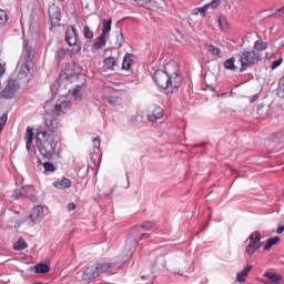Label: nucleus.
I'll return each instance as SVG.
<instances>
[{
	"label": "nucleus",
	"instance_id": "nucleus-42",
	"mask_svg": "<svg viewBox=\"0 0 284 284\" xmlns=\"http://www.w3.org/2000/svg\"><path fill=\"white\" fill-rule=\"evenodd\" d=\"M281 63H283V58H280L278 60L273 61L271 64V70H276V68H278Z\"/></svg>",
	"mask_w": 284,
	"mask_h": 284
},
{
	"label": "nucleus",
	"instance_id": "nucleus-23",
	"mask_svg": "<svg viewBox=\"0 0 284 284\" xmlns=\"http://www.w3.org/2000/svg\"><path fill=\"white\" fill-rule=\"evenodd\" d=\"M277 243H281L280 236L270 237L268 240H266V244L264 245V251L270 252V250H272L274 245H277Z\"/></svg>",
	"mask_w": 284,
	"mask_h": 284
},
{
	"label": "nucleus",
	"instance_id": "nucleus-6",
	"mask_svg": "<svg viewBox=\"0 0 284 284\" xmlns=\"http://www.w3.org/2000/svg\"><path fill=\"white\" fill-rule=\"evenodd\" d=\"M64 41L70 45V48H74L73 51L75 53L81 52L82 42L81 39H79V31L74 26L67 27Z\"/></svg>",
	"mask_w": 284,
	"mask_h": 284
},
{
	"label": "nucleus",
	"instance_id": "nucleus-7",
	"mask_svg": "<svg viewBox=\"0 0 284 284\" xmlns=\"http://www.w3.org/2000/svg\"><path fill=\"white\" fill-rule=\"evenodd\" d=\"M260 247H263V242H261V232L254 231L248 237V244L245 247V252L248 256H254Z\"/></svg>",
	"mask_w": 284,
	"mask_h": 284
},
{
	"label": "nucleus",
	"instance_id": "nucleus-39",
	"mask_svg": "<svg viewBox=\"0 0 284 284\" xmlns=\"http://www.w3.org/2000/svg\"><path fill=\"white\" fill-rule=\"evenodd\" d=\"M54 112L57 116H61V114H65V111L63 110V106L61 103L54 105Z\"/></svg>",
	"mask_w": 284,
	"mask_h": 284
},
{
	"label": "nucleus",
	"instance_id": "nucleus-44",
	"mask_svg": "<svg viewBox=\"0 0 284 284\" xmlns=\"http://www.w3.org/2000/svg\"><path fill=\"white\" fill-rule=\"evenodd\" d=\"M81 93V85H77L73 90H72V94L75 99H79V94Z\"/></svg>",
	"mask_w": 284,
	"mask_h": 284
},
{
	"label": "nucleus",
	"instance_id": "nucleus-41",
	"mask_svg": "<svg viewBox=\"0 0 284 284\" xmlns=\"http://www.w3.org/2000/svg\"><path fill=\"white\" fill-rule=\"evenodd\" d=\"M138 6H141V8H148L150 6V0H134Z\"/></svg>",
	"mask_w": 284,
	"mask_h": 284
},
{
	"label": "nucleus",
	"instance_id": "nucleus-50",
	"mask_svg": "<svg viewBox=\"0 0 284 284\" xmlns=\"http://www.w3.org/2000/svg\"><path fill=\"white\" fill-rule=\"evenodd\" d=\"M284 232V225H280L276 230V234H283Z\"/></svg>",
	"mask_w": 284,
	"mask_h": 284
},
{
	"label": "nucleus",
	"instance_id": "nucleus-34",
	"mask_svg": "<svg viewBox=\"0 0 284 284\" xmlns=\"http://www.w3.org/2000/svg\"><path fill=\"white\" fill-rule=\"evenodd\" d=\"M207 51L211 52L213 54V57H220V54H221V49H219L214 44H209Z\"/></svg>",
	"mask_w": 284,
	"mask_h": 284
},
{
	"label": "nucleus",
	"instance_id": "nucleus-15",
	"mask_svg": "<svg viewBox=\"0 0 284 284\" xmlns=\"http://www.w3.org/2000/svg\"><path fill=\"white\" fill-rule=\"evenodd\" d=\"M221 6V0H212L209 4H205L202 8H196L193 10V14H201V17H205V14L207 13V8H212L213 10H216V8H219Z\"/></svg>",
	"mask_w": 284,
	"mask_h": 284
},
{
	"label": "nucleus",
	"instance_id": "nucleus-14",
	"mask_svg": "<svg viewBox=\"0 0 284 284\" xmlns=\"http://www.w3.org/2000/svg\"><path fill=\"white\" fill-rule=\"evenodd\" d=\"M108 39L110 37L103 36L102 33L95 39L94 43L91 47V52H99V50H103L105 45H108Z\"/></svg>",
	"mask_w": 284,
	"mask_h": 284
},
{
	"label": "nucleus",
	"instance_id": "nucleus-5",
	"mask_svg": "<svg viewBox=\"0 0 284 284\" xmlns=\"http://www.w3.org/2000/svg\"><path fill=\"white\" fill-rule=\"evenodd\" d=\"M163 72L171 79L172 90H179L183 85V77L179 74V64L174 61L169 62L164 65Z\"/></svg>",
	"mask_w": 284,
	"mask_h": 284
},
{
	"label": "nucleus",
	"instance_id": "nucleus-56",
	"mask_svg": "<svg viewBox=\"0 0 284 284\" xmlns=\"http://www.w3.org/2000/svg\"><path fill=\"white\" fill-rule=\"evenodd\" d=\"M33 284H43L42 282H34Z\"/></svg>",
	"mask_w": 284,
	"mask_h": 284
},
{
	"label": "nucleus",
	"instance_id": "nucleus-4",
	"mask_svg": "<svg viewBox=\"0 0 284 284\" xmlns=\"http://www.w3.org/2000/svg\"><path fill=\"white\" fill-rule=\"evenodd\" d=\"M235 57L241 63L240 72H245L247 68H254V65H258L260 61H262L261 53L254 50L244 49L242 52L236 53Z\"/></svg>",
	"mask_w": 284,
	"mask_h": 284
},
{
	"label": "nucleus",
	"instance_id": "nucleus-1",
	"mask_svg": "<svg viewBox=\"0 0 284 284\" xmlns=\"http://www.w3.org/2000/svg\"><path fill=\"white\" fill-rule=\"evenodd\" d=\"M23 64L18 72L17 80L10 79L6 88L0 92V99H14L17 90L21 85H28L32 81V70L34 68V45L29 39H24L22 43Z\"/></svg>",
	"mask_w": 284,
	"mask_h": 284
},
{
	"label": "nucleus",
	"instance_id": "nucleus-3",
	"mask_svg": "<svg viewBox=\"0 0 284 284\" xmlns=\"http://www.w3.org/2000/svg\"><path fill=\"white\" fill-rule=\"evenodd\" d=\"M143 239H150V234L144 233L138 225H133L129 229L126 233L125 240V250L129 252H134L139 246V243L143 241Z\"/></svg>",
	"mask_w": 284,
	"mask_h": 284
},
{
	"label": "nucleus",
	"instance_id": "nucleus-57",
	"mask_svg": "<svg viewBox=\"0 0 284 284\" xmlns=\"http://www.w3.org/2000/svg\"><path fill=\"white\" fill-rule=\"evenodd\" d=\"M209 219H212V213H210V216H209Z\"/></svg>",
	"mask_w": 284,
	"mask_h": 284
},
{
	"label": "nucleus",
	"instance_id": "nucleus-9",
	"mask_svg": "<svg viewBox=\"0 0 284 284\" xmlns=\"http://www.w3.org/2000/svg\"><path fill=\"white\" fill-rule=\"evenodd\" d=\"M42 219H43V206L38 205L31 210V213L29 214V216L18 220L16 224L23 225V223H27V221H29V223H32V225H37V223H39Z\"/></svg>",
	"mask_w": 284,
	"mask_h": 284
},
{
	"label": "nucleus",
	"instance_id": "nucleus-18",
	"mask_svg": "<svg viewBox=\"0 0 284 284\" xmlns=\"http://www.w3.org/2000/svg\"><path fill=\"white\" fill-rule=\"evenodd\" d=\"M138 227H140L141 232H152V230H154V227L156 226V222L154 221H144L141 224L136 225Z\"/></svg>",
	"mask_w": 284,
	"mask_h": 284
},
{
	"label": "nucleus",
	"instance_id": "nucleus-8",
	"mask_svg": "<svg viewBox=\"0 0 284 284\" xmlns=\"http://www.w3.org/2000/svg\"><path fill=\"white\" fill-rule=\"evenodd\" d=\"M152 79L161 90H168V88L172 89V83H174V81L165 74L163 70H156L153 73Z\"/></svg>",
	"mask_w": 284,
	"mask_h": 284
},
{
	"label": "nucleus",
	"instance_id": "nucleus-24",
	"mask_svg": "<svg viewBox=\"0 0 284 284\" xmlns=\"http://www.w3.org/2000/svg\"><path fill=\"white\" fill-rule=\"evenodd\" d=\"M235 63H236V58L232 57L226 61H224L223 67L225 68V70H232L233 72H236L239 68L236 67Z\"/></svg>",
	"mask_w": 284,
	"mask_h": 284
},
{
	"label": "nucleus",
	"instance_id": "nucleus-20",
	"mask_svg": "<svg viewBox=\"0 0 284 284\" xmlns=\"http://www.w3.org/2000/svg\"><path fill=\"white\" fill-rule=\"evenodd\" d=\"M134 54L125 53L123 61H122V70H130L132 68V62L134 61Z\"/></svg>",
	"mask_w": 284,
	"mask_h": 284
},
{
	"label": "nucleus",
	"instance_id": "nucleus-11",
	"mask_svg": "<svg viewBox=\"0 0 284 284\" xmlns=\"http://www.w3.org/2000/svg\"><path fill=\"white\" fill-rule=\"evenodd\" d=\"M44 124L47 125L48 130H49V134H51V136L54 138V134H57V132H59V119L54 115H48L44 119Z\"/></svg>",
	"mask_w": 284,
	"mask_h": 284
},
{
	"label": "nucleus",
	"instance_id": "nucleus-29",
	"mask_svg": "<svg viewBox=\"0 0 284 284\" xmlns=\"http://www.w3.org/2000/svg\"><path fill=\"white\" fill-rule=\"evenodd\" d=\"M116 59L114 57H109L103 60V63L108 70H114V67L116 65Z\"/></svg>",
	"mask_w": 284,
	"mask_h": 284
},
{
	"label": "nucleus",
	"instance_id": "nucleus-36",
	"mask_svg": "<svg viewBox=\"0 0 284 284\" xmlns=\"http://www.w3.org/2000/svg\"><path fill=\"white\" fill-rule=\"evenodd\" d=\"M8 123V113H3L0 116V134L3 132V128H6V124Z\"/></svg>",
	"mask_w": 284,
	"mask_h": 284
},
{
	"label": "nucleus",
	"instance_id": "nucleus-32",
	"mask_svg": "<svg viewBox=\"0 0 284 284\" xmlns=\"http://www.w3.org/2000/svg\"><path fill=\"white\" fill-rule=\"evenodd\" d=\"M14 194L17 199H26L28 196V186H22L21 189H16Z\"/></svg>",
	"mask_w": 284,
	"mask_h": 284
},
{
	"label": "nucleus",
	"instance_id": "nucleus-45",
	"mask_svg": "<svg viewBox=\"0 0 284 284\" xmlns=\"http://www.w3.org/2000/svg\"><path fill=\"white\" fill-rule=\"evenodd\" d=\"M92 47V40H87L83 45V52H89Z\"/></svg>",
	"mask_w": 284,
	"mask_h": 284
},
{
	"label": "nucleus",
	"instance_id": "nucleus-25",
	"mask_svg": "<svg viewBox=\"0 0 284 284\" xmlns=\"http://www.w3.org/2000/svg\"><path fill=\"white\" fill-rule=\"evenodd\" d=\"M267 49V42H263V40H256L254 42V52H257L260 54V52H265V50Z\"/></svg>",
	"mask_w": 284,
	"mask_h": 284
},
{
	"label": "nucleus",
	"instance_id": "nucleus-12",
	"mask_svg": "<svg viewBox=\"0 0 284 284\" xmlns=\"http://www.w3.org/2000/svg\"><path fill=\"white\" fill-rule=\"evenodd\" d=\"M97 266L99 274H105V272H116L121 267V264L119 262L98 263Z\"/></svg>",
	"mask_w": 284,
	"mask_h": 284
},
{
	"label": "nucleus",
	"instance_id": "nucleus-30",
	"mask_svg": "<svg viewBox=\"0 0 284 284\" xmlns=\"http://www.w3.org/2000/svg\"><path fill=\"white\" fill-rule=\"evenodd\" d=\"M65 57H68V51L65 49H59L55 52L54 59H55L57 63H60L61 61H63L65 59Z\"/></svg>",
	"mask_w": 284,
	"mask_h": 284
},
{
	"label": "nucleus",
	"instance_id": "nucleus-49",
	"mask_svg": "<svg viewBox=\"0 0 284 284\" xmlns=\"http://www.w3.org/2000/svg\"><path fill=\"white\" fill-rule=\"evenodd\" d=\"M219 26H220V28H225V19L220 18L219 19Z\"/></svg>",
	"mask_w": 284,
	"mask_h": 284
},
{
	"label": "nucleus",
	"instance_id": "nucleus-35",
	"mask_svg": "<svg viewBox=\"0 0 284 284\" xmlns=\"http://www.w3.org/2000/svg\"><path fill=\"white\" fill-rule=\"evenodd\" d=\"M8 23V12L6 10L0 9V26H6Z\"/></svg>",
	"mask_w": 284,
	"mask_h": 284
},
{
	"label": "nucleus",
	"instance_id": "nucleus-54",
	"mask_svg": "<svg viewBox=\"0 0 284 284\" xmlns=\"http://www.w3.org/2000/svg\"><path fill=\"white\" fill-rule=\"evenodd\" d=\"M136 121V118H131V122L134 123Z\"/></svg>",
	"mask_w": 284,
	"mask_h": 284
},
{
	"label": "nucleus",
	"instance_id": "nucleus-37",
	"mask_svg": "<svg viewBox=\"0 0 284 284\" xmlns=\"http://www.w3.org/2000/svg\"><path fill=\"white\" fill-rule=\"evenodd\" d=\"M44 172H57V166L51 162L43 163Z\"/></svg>",
	"mask_w": 284,
	"mask_h": 284
},
{
	"label": "nucleus",
	"instance_id": "nucleus-26",
	"mask_svg": "<svg viewBox=\"0 0 284 284\" xmlns=\"http://www.w3.org/2000/svg\"><path fill=\"white\" fill-rule=\"evenodd\" d=\"M36 274H48L50 272V265L40 263L34 266Z\"/></svg>",
	"mask_w": 284,
	"mask_h": 284
},
{
	"label": "nucleus",
	"instance_id": "nucleus-31",
	"mask_svg": "<svg viewBox=\"0 0 284 284\" xmlns=\"http://www.w3.org/2000/svg\"><path fill=\"white\" fill-rule=\"evenodd\" d=\"M61 81H71L72 77H74V74H72V71H70V69H65L62 70L59 74Z\"/></svg>",
	"mask_w": 284,
	"mask_h": 284
},
{
	"label": "nucleus",
	"instance_id": "nucleus-16",
	"mask_svg": "<svg viewBox=\"0 0 284 284\" xmlns=\"http://www.w3.org/2000/svg\"><path fill=\"white\" fill-rule=\"evenodd\" d=\"M264 278L271 282H263L264 284H277L280 281H283V275L274 272H265Z\"/></svg>",
	"mask_w": 284,
	"mask_h": 284
},
{
	"label": "nucleus",
	"instance_id": "nucleus-51",
	"mask_svg": "<svg viewBox=\"0 0 284 284\" xmlns=\"http://www.w3.org/2000/svg\"><path fill=\"white\" fill-rule=\"evenodd\" d=\"M257 99H258V94H254V95L250 99V103H254Z\"/></svg>",
	"mask_w": 284,
	"mask_h": 284
},
{
	"label": "nucleus",
	"instance_id": "nucleus-2",
	"mask_svg": "<svg viewBox=\"0 0 284 284\" xmlns=\"http://www.w3.org/2000/svg\"><path fill=\"white\" fill-rule=\"evenodd\" d=\"M26 149L28 152L32 150V142L36 140V145L43 159L52 161L57 152V142L50 132L43 130V128H38L34 135L32 126H28L24 133Z\"/></svg>",
	"mask_w": 284,
	"mask_h": 284
},
{
	"label": "nucleus",
	"instance_id": "nucleus-46",
	"mask_svg": "<svg viewBox=\"0 0 284 284\" xmlns=\"http://www.w3.org/2000/svg\"><path fill=\"white\" fill-rule=\"evenodd\" d=\"M277 95L281 97V99H284V85H278Z\"/></svg>",
	"mask_w": 284,
	"mask_h": 284
},
{
	"label": "nucleus",
	"instance_id": "nucleus-10",
	"mask_svg": "<svg viewBox=\"0 0 284 284\" xmlns=\"http://www.w3.org/2000/svg\"><path fill=\"white\" fill-rule=\"evenodd\" d=\"M49 22L50 30L61 26V8L59 6L52 4L49 7Z\"/></svg>",
	"mask_w": 284,
	"mask_h": 284
},
{
	"label": "nucleus",
	"instance_id": "nucleus-17",
	"mask_svg": "<svg viewBox=\"0 0 284 284\" xmlns=\"http://www.w3.org/2000/svg\"><path fill=\"white\" fill-rule=\"evenodd\" d=\"M253 267L254 266H252V265H247L240 273H237V275H236L237 283H245V278H247V274H250V272H252Z\"/></svg>",
	"mask_w": 284,
	"mask_h": 284
},
{
	"label": "nucleus",
	"instance_id": "nucleus-13",
	"mask_svg": "<svg viewBox=\"0 0 284 284\" xmlns=\"http://www.w3.org/2000/svg\"><path fill=\"white\" fill-rule=\"evenodd\" d=\"M98 276H100L99 266L97 264L90 265L84 270L82 281H92V278H98Z\"/></svg>",
	"mask_w": 284,
	"mask_h": 284
},
{
	"label": "nucleus",
	"instance_id": "nucleus-52",
	"mask_svg": "<svg viewBox=\"0 0 284 284\" xmlns=\"http://www.w3.org/2000/svg\"><path fill=\"white\" fill-rule=\"evenodd\" d=\"M252 32H250V33H247L243 39H242V41H243V43H245V41H247V39H250V37H252Z\"/></svg>",
	"mask_w": 284,
	"mask_h": 284
},
{
	"label": "nucleus",
	"instance_id": "nucleus-21",
	"mask_svg": "<svg viewBox=\"0 0 284 284\" xmlns=\"http://www.w3.org/2000/svg\"><path fill=\"white\" fill-rule=\"evenodd\" d=\"M54 187H57L58 190H68L71 187L72 182L70 181V179L67 178H62L61 181L55 182Z\"/></svg>",
	"mask_w": 284,
	"mask_h": 284
},
{
	"label": "nucleus",
	"instance_id": "nucleus-58",
	"mask_svg": "<svg viewBox=\"0 0 284 284\" xmlns=\"http://www.w3.org/2000/svg\"><path fill=\"white\" fill-rule=\"evenodd\" d=\"M141 278L143 280V278H145V276H144V275H142V276H141Z\"/></svg>",
	"mask_w": 284,
	"mask_h": 284
},
{
	"label": "nucleus",
	"instance_id": "nucleus-55",
	"mask_svg": "<svg viewBox=\"0 0 284 284\" xmlns=\"http://www.w3.org/2000/svg\"><path fill=\"white\" fill-rule=\"evenodd\" d=\"M103 196H104V199H108V197H110V194H104Z\"/></svg>",
	"mask_w": 284,
	"mask_h": 284
},
{
	"label": "nucleus",
	"instance_id": "nucleus-28",
	"mask_svg": "<svg viewBox=\"0 0 284 284\" xmlns=\"http://www.w3.org/2000/svg\"><path fill=\"white\" fill-rule=\"evenodd\" d=\"M105 101L109 105H112V108H116V105L121 104V98L116 95L106 97Z\"/></svg>",
	"mask_w": 284,
	"mask_h": 284
},
{
	"label": "nucleus",
	"instance_id": "nucleus-53",
	"mask_svg": "<svg viewBox=\"0 0 284 284\" xmlns=\"http://www.w3.org/2000/svg\"><path fill=\"white\" fill-rule=\"evenodd\" d=\"M93 143H98V145H101V138H94Z\"/></svg>",
	"mask_w": 284,
	"mask_h": 284
},
{
	"label": "nucleus",
	"instance_id": "nucleus-48",
	"mask_svg": "<svg viewBox=\"0 0 284 284\" xmlns=\"http://www.w3.org/2000/svg\"><path fill=\"white\" fill-rule=\"evenodd\" d=\"M6 74V65L0 63V77H3Z\"/></svg>",
	"mask_w": 284,
	"mask_h": 284
},
{
	"label": "nucleus",
	"instance_id": "nucleus-33",
	"mask_svg": "<svg viewBox=\"0 0 284 284\" xmlns=\"http://www.w3.org/2000/svg\"><path fill=\"white\" fill-rule=\"evenodd\" d=\"M28 247V242L23 239H19L17 243L13 244V250L21 251Z\"/></svg>",
	"mask_w": 284,
	"mask_h": 284
},
{
	"label": "nucleus",
	"instance_id": "nucleus-43",
	"mask_svg": "<svg viewBox=\"0 0 284 284\" xmlns=\"http://www.w3.org/2000/svg\"><path fill=\"white\" fill-rule=\"evenodd\" d=\"M274 143H284V134L277 133L276 136L274 138Z\"/></svg>",
	"mask_w": 284,
	"mask_h": 284
},
{
	"label": "nucleus",
	"instance_id": "nucleus-19",
	"mask_svg": "<svg viewBox=\"0 0 284 284\" xmlns=\"http://www.w3.org/2000/svg\"><path fill=\"white\" fill-rule=\"evenodd\" d=\"M102 32L101 34H103L104 37H110V32L112 30V18L109 19H104L102 21Z\"/></svg>",
	"mask_w": 284,
	"mask_h": 284
},
{
	"label": "nucleus",
	"instance_id": "nucleus-47",
	"mask_svg": "<svg viewBox=\"0 0 284 284\" xmlns=\"http://www.w3.org/2000/svg\"><path fill=\"white\" fill-rule=\"evenodd\" d=\"M68 210H69V212H73V210H77V204L73 203V202H70V203L68 204Z\"/></svg>",
	"mask_w": 284,
	"mask_h": 284
},
{
	"label": "nucleus",
	"instance_id": "nucleus-40",
	"mask_svg": "<svg viewBox=\"0 0 284 284\" xmlns=\"http://www.w3.org/2000/svg\"><path fill=\"white\" fill-rule=\"evenodd\" d=\"M60 105H62V110H70V108H72V102H70V100H64L60 103Z\"/></svg>",
	"mask_w": 284,
	"mask_h": 284
},
{
	"label": "nucleus",
	"instance_id": "nucleus-38",
	"mask_svg": "<svg viewBox=\"0 0 284 284\" xmlns=\"http://www.w3.org/2000/svg\"><path fill=\"white\" fill-rule=\"evenodd\" d=\"M123 43H125V38H123V31H120V34L116 37L115 44L118 45V48H122Z\"/></svg>",
	"mask_w": 284,
	"mask_h": 284
},
{
	"label": "nucleus",
	"instance_id": "nucleus-27",
	"mask_svg": "<svg viewBox=\"0 0 284 284\" xmlns=\"http://www.w3.org/2000/svg\"><path fill=\"white\" fill-rule=\"evenodd\" d=\"M82 34L88 41H92V39H94V31H92V29L88 24L83 27Z\"/></svg>",
	"mask_w": 284,
	"mask_h": 284
},
{
	"label": "nucleus",
	"instance_id": "nucleus-22",
	"mask_svg": "<svg viewBox=\"0 0 284 284\" xmlns=\"http://www.w3.org/2000/svg\"><path fill=\"white\" fill-rule=\"evenodd\" d=\"M159 119H163V109L161 108H156L152 114H150L148 116V120L151 122V123H154L156 121H159Z\"/></svg>",
	"mask_w": 284,
	"mask_h": 284
}]
</instances>
